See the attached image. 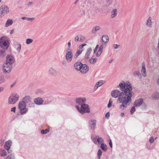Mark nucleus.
<instances>
[{"label": "nucleus", "mask_w": 159, "mask_h": 159, "mask_svg": "<svg viewBox=\"0 0 159 159\" xmlns=\"http://www.w3.org/2000/svg\"><path fill=\"white\" fill-rule=\"evenodd\" d=\"M98 47H99V46L98 45H97L96 46L95 48L94 49V50H93V53H95L97 51Z\"/></svg>", "instance_id": "nucleus-48"}, {"label": "nucleus", "mask_w": 159, "mask_h": 159, "mask_svg": "<svg viewBox=\"0 0 159 159\" xmlns=\"http://www.w3.org/2000/svg\"><path fill=\"white\" fill-rule=\"evenodd\" d=\"M34 102L35 104L39 105L43 104V100L41 98H37L34 99Z\"/></svg>", "instance_id": "nucleus-16"}, {"label": "nucleus", "mask_w": 159, "mask_h": 159, "mask_svg": "<svg viewBox=\"0 0 159 159\" xmlns=\"http://www.w3.org/2000/svg\"><path fill=\"white\" fill-rule=\"evenodd\" d=\"M89 62L91 64H93L95 63L97 61L96 58H94L93 59H89L88 60Z\"/></svg>", "instance_id": "nucleus-33"}, {"label": "nucleus", "mask_w": 159, "mask_h": 159, "mask_svg": "<svg viewBox=\"0 0 159 159\" xmlns=\"http://www.w3.org/2000/svg\"><path fill=\"white\" fill-rule=\"evenodd\" d=\"M102 154V150L99 149L98 151V152L97 153L98 156H101Z\"/></svg>", "instance_id": "nucleus-43"}, {"label": "nucleus", "mask_w": 159, "mask_h": 159, "mask_svg": "<svg viewBox=\"0 0 159 159\" xmlns=\"http://www.w3.org/2000/svg\"><path fill=\"white\" fill-rule=\"evenodd\" d=\"M152 25V19L151 17H149L146 21V25L148 27L151 28Z\"/></svg>", "instance_id": "nucleus-18"}, {"label": "nucleus", "mask_w": 159, "mask_h": 159, "mask_svg": "<svg viewBox=\"0 0 159 159\" xmlns=\"http://www.w3.org/2000/svg\"><path fill=\"white\" fill-rule=\"evenodd\" d=\"M109 2L110 4H112L114 3L115 1V0H107Z\"/></svg>", "instance_id": "nucleus-46"}, {"label": "nucleus", "mask_w": 159, "mask_h": 159, "mask_svg": "<svg viewBox=\"0 0 159 159\" xmlns=\"http://www.w3.org/2000/svg\"><path fill=\"white\" fill-rule=\"evenodd\" d=\"M5 51L3 50H0V56H3L5 55Z\"/></svg>", "instance_id": "nucleus-39"}, {"label": "nucleus", "mask_w": 159, "mask_h": 159, "mask_svg": "<svg viewBox=\"0 0 159 159\" xmlns=\"http://www.w3.org/2000/svg\"><path fill=\"white\" fill-rule=\"evenodd\" d=\"M111 102V103L112 104V102H113V101L112 100H111V98H110L109 100V102Z\"/></svg>", "instance_id": "nucleus-61"}, {"label": "nucleus", "mask_w": 159, "mask_h": 159, "mask_svg": "<svg viewBox=\"0 0 159 159\" xmlns=\"http://www.w3.org/2000/svg\"><path fill=\"white\" fill-rule=\"evenodd\" d=\"M105 81L104 80H100L97 82L95 84L94 89L96 90L98 87L101 86L102 84H105Z\"/></svg>", "instance_id": "nucleus-19"}, {"label": "nucleus", "mask_w": 159, "mask_h": 159, "mask_svg": "<svg viewBox=\"0 0 159 159\" xmlns=\"http://www.w3.org/2000/svg\"><path fill=\"white\" fill-rule=\"evenodd\" d=\"M96 121L95 120H91L89 122V127L92 130H94L96 127Z\"/></svg>", "instance_id": "nucleus-12"}, {"label": "nucleus", "mask_w": 159, "mask_h": 159, "mask_svg": "<svg viewBox=\"0 0 159 159\" xmlns=\"http://www.w3.org/2000/svg\"><path fill=\"white\" fill-rule=\"evenodd\" d=\"M17 47L16 50L18 52H20L21 49V45L20 44H18L17 45Z\"/></svg>", "instance_id": "nucleus-34"}, {"label": "nucleus", "mask_w": 159, "mask_h": 159, "mask_svg": "<svg viewBox=\"0 0 159 159\" xmlns=\"http://www.w3.org/2000/svg\"><path fill=\"white\" fill-rule=\"evenodd\" d=\"M97 142L99 144H102L104 143V140L101 137H99L98 136L97 139Z\"/></svg>", "instance_id": "nucleus-29"}, {"label": "nucleus", "mask_w": 159, "mask_h": 159, "mask_svg": "<svg viewBox=\"0 0 159 159\" xmlns=\"http://www.w3.org/2000/svg\"><path fill=\"white\" fill-rule=\"evenodd\" d=\"M103 48V46L102 45L100 46L99 50H100L102 51Z\"/></svg>", "instance_id": "nucleus-55"}, {"label": "nucleus", "mask_w": 159, "mask_h": 159, "mask_svg": "<svg viewBox=\"0 0 159 159\" xmlns=\"http://www.w3.org/2000/svg\"><path fill=\"white\" fill-rule=\"evenodd\" d=\"M98 136H96L95 137L93 138L92 139V140L93 141V142L95 143H96L97 142V139L98 138Z\"/></svg>", "instance_id": "nucleus-42"}, {"label": "nucleus", "mask_w": 159, "mask_h": 159, "mask_svg": "<svg viewBox=\"0 0 159 159\" xmlns=\"http://www.w3.org/2000/svg\"><path fill=\"white\" fill-rule=\"evenodd\" d=\"M152 97L156 98H159V93L157 92H155L152 94Z\"/></svg>", "instance_id": "nucleus-31"}, {"label": "nucleus", "mask_w": 159, "mask_h": 159, "mask_svg": "<svg viewBox=\"0 0 159 159\" xmlns=\"http://www.w3.org/2000/svg\"><path fill=\"white\" fill-rule=\"evenodd\" d=\"M79 36L80 41H83L85 40V38L84 36L81 34H79Z\"/></svg>", "instance_id": "nucleus-30"}, {"label": "nucleus", "mask_w": 159, "mask_h": 159, "mask_svg": "<svg viewBox=\"0 0 159 159\" xmlns=\"http://www.w3.org/2000/svg\"><path fill=\"white\" fill-rule=\"evenodd\" d=\"M154 141V139L153 137H152L150 138L149 139V142L151 143H152Z\"/></svg>", "instance_id": "nucleus-47"}, {"label": "nucleus", "mask_w": 159, "mask_h": 159, "mask_svg": "<svg viewBox=\"0 0 159 159\" xmlns=\"http://www.w3.org/2000/svg\"><path fill=\"white\" fill-rule=\"evenodd\" d=\"M157 47L158 48H159V39H158V43Z\"/></svg>", "instance_id": "nucleus-64"}, {"label": "nucleus", "mask_w": 159, "mask_h": 159, "mask_svg": "<svg viewBox=\"0 0 159 159\" xmlns=\"http://www.w3.org/2000/svg\"><path fill=\"white\" fill-rule=\"evenodd\" d=\"M12 65L10 64L4 63L3 65V70L5 73H7L10 72L11 70Z\"/></svg>", "instance_id": "nucleus-8"}, {"label": "nucleus", "mask_w": 159, "mask_h": 159, "mask_svg": "<svg viewBox=\"0 0 159 159\" xmlns=\"http://www.w3.org/2000/svg\"><path fill=\"white\" fill-rule=\"evenodd\" d=\"M142 104L144 106V107H146V104L143 102V99L141 98L136 100L134 103V106L136 107L140 106Z\"/></svg>", "instance_id": "nucleus-9"}, {"label": "nucleus", "mask_w": 159, "mask_h": 159, "mask_svg": "<svg viewBox=\"0 0 159 159\" xmlns=\"http://www.w3.org/2000/svg\"><path fill=\"white\" fill-rule=\"evenodd\" d=\"M14 30H11V31L10 32V34H13L14 33Z\"/></svg>", "instance_id": "nucleus-60"}, {"label": "nucleus", "mask_w": 159, "mask_h": 159, "mask_svg": "<svg viewBox=\"0 0 159 159\" xmlns=\"http://www.w3.org/2000/svg\"><path fill=\"white\" fill-rule=\"evenodd\" d=\"M16 107H14L11 109V111L13 112L14 113H15L16 112Z\"/></svg>", "instance_id": "nucleus-50"}, {"label": "nucleus", "mask_w": 159, "mask_h": 159, "mask_svg": "<svg viewBox=\"0 0 159 159\" xmlns=\"http://www.w3.org/2000/svg\"><path fill=\"white\" fill-rule=\"evenodd\" d=\"M15 61V59L13 56L10 55H7L6 63L12 65V64L14 63Z\"/></svg>", "instance_id": "nucleus-10"}, {"label": "nucleus", "mask_w": 159, "mask_h": 159, "mask_svg": "<svg viewBox=\"0 0 159 159\" xmlns=\"http://www.w3.org/2000/svg\"><path fill=\"white\" fill-rule=\"evenodd\" d=\"M33 4V2H30L28 3L27 4V6H29L31 5H32Z\"/></svg>", "instance_id": "nucleus-54"}, {"label": "nucleus", "mask_w": 159, "mask_h": 159, "mask_svg": "<svg viewBox=\"0 0 159 159\" xmlns=\"http://www.w3.org/2000/svg\"><path fill=\"white\" fill-rule=\"evenodd\" d=\"M75 107L77 110L82 114H84L85 113H89L90 112L89 106L86 104H83L80 107L78 105H76Z\"/></svg>", "instance_id": "nucleus-3"}, {"label": "nucleus", "mask_w": 159, "mask_h": 159, "mask_svg": "<svg viewBox=\"0 0 159 159\" xmlns=\"http://www.w3.org/2000/svg\"><path fill=\"white\" fill-rule=\"evenodd\" d=\"M141 72L143 77H146V71L145 66L144 62H143L142 64V69L141 70Z\"/></svg>", "instance_id": "nucleus-21"}, {"label": "nucleus", "mask_w": 159, "mask_h": 159, "mask_svg": "<svg viewBox=\"0 0 159 159\" xmlns=\"http://www.w3.org/2000/svg\"><path fill=\"white\" fill-rule=\"evenodd\" d=\"M133 75L134 76H139L141 75L140 74L138 71H135L133 73Z\"/></svg>", "instance_id": "nucleus-36"}, {"label": "nucleus", "mask_w": 159, "mask_h": 159, "mask_svg": "<svg viewBox=\"0 0 159 159\" xmlns=\"http://www.w3.org/2000/svg\"><path fill=\"white\" fill-rule=\"evenodd\" d=\"M23 101L25 102V103H28L31 101V98L28 96H25L23 98Z\"/></svg>", "instance_id": "nucleus-27"}, {"label": "nucleus", "mask_w": 159, "mask_h": 159, "mask_svg": "<svg viewBox=\"0 0 159 159\" xmlns=\"http://www.w3.org/2000/svg\"><path fill=\"white\" fill-rule=\"evenodd\" d=\"M33 19H34V18H26V20L28 21H30V20H33Z\"/></svg>", "instance_id": "nucleus-56"}, {"label": "nucleus", "mask_w": 159, "mask_h": 159, "mask_svg": "<svg viewBox=\"0 0 159 159\" xmlns=\"http://www.w3.org/2000/svg\"><path fill=\"white\" fill-rule=\"evenodd\" d=\"M68 47H69L68 48L70 49V46H71V43H70V42H69L68 43Z\"/></svg>", "instance_id": "nucleus-58"}, {"label": "nucleus", "mask_w": 159, "mask_h": 159, "mask_svg": "<svg viewBox=\"0 0 159 159\" xmlns=\"http://www.w3.org/2000/svg\"><path fill=\"white\" fill-rule=\"evenodd\" d=\"M117 10L116 9H113L111 12V17L113 18L116 17L117 15Z\"/></svg>", "instance_id": "nucleus-22"}, {"label": "nucleus", "mask_w": 159, "mask_h": 159, "mask_svg": "<svg viewBox=\"0 0 159 159\" xmlns=\"http://www.w3.org/2000/svg\"><path fill=\"white\" fill-rule=\"evenodd\" d=\"M8 7L6 5H2L0 7V17H2L4 15H7L9 12Z\"/></svg>", "instance_id": "nucleus-5"}, {"label": "nucleus", "mask_w": 159, "mask_h": 159, "mask_svg": "<svg viewBox=\"0 0 159 159\" xmlns=\"http://www.w3.org/2000/svg\"><path fill=\"white\" fill-rule=\"evenodd\" d=\"M80 39L79 36V34L77 35L75 38V42H77L79 41V39Z\"/></svg>", "instance_id": "nucleus-44"}, {"label": "nucleus", "mask_w": 159, "mask_h": 159, "mask_svg": "<svg viewBox=\"0 0 159 159\" xmlns=\"http://www.w3.org/2000/svg\"><path fill=\"white\" fill-rule=\"evenodd\" d=\"M73 54L72 50L69 48L67 49L65 55V59L68 62H70L72 60Z\"/></svg>", "instance_id": "nucleus-6"}, {"label": "nucleus", "mask_w": 159, "mask_h": 159, "mask_svg": "<svg viewBox=\"0 0 159 159\" xmlns=\"http://www.w3.org/2000/svg\"><path fill=\"white\" fill-rule=\"evenodd\" d=\"M112 47L114 49H117L120 47V45L117 44H114L113 45Z\"/></svg>", "instance_id": "nucleus-40"}, {"label": "nucleus", "mask_w": 159, "mask_h": 159, "mask_svg": "<svg viewBox=\"0 0 159 159\" xmlns=\"http://www.w3.org/2000/svg\"><path fill=\"white\" fill-rule=\"evenodd\" d=\"M102 39L103 42L107 43L109 41V37L107 35H104L102 37Z\"/></svg>", "instance_id": "nucleus-26"}, {"label": "nucleus", "mask_w": 159, "mask_h": 159, "mask_svg": "<svg viewBox=\"0 0 159 159\" xmlns=\"http://www.w3.org/2000/svg\"><path fill=\"white\" fill-rule=\"evenodd\" d=\"M122 82L123 83H120L119 85L120 91L117 89H115L111 93V95L112 97H118V103L122 104L120 105L119 109L121 110L126 108L128 105V104L131 102L132 89L129 81H127L126 83L124 81Z\"/></svg>", "instance_id": "nucleus-1"}, {"label": "nucleus", "mask_w": 159, "mask_h": 159, "mask_svg": "<svg viewBox=\"0 0 159 159\" xmlns=\"http://www.w3.org/2000/svg\"><path fill=\"white\" fill-rule=\"evenodd\" d=\"M49 129H46L45 130H44L43 129H42L41 130V133L42 134H45L48 133V132H49Z\"/></svg>", "instance_id": "nucleus-35"}, {"label": "nucleus", "mask_w": 159, "mask_h": 159, "mask_svg": "<svg viewBox=\"0 0 159 159\" xmlns=\"http://www.w3.org/2000/svg\"><path fill=\"white\" fill-rule=\"evenodd\" d=\"M26 18H27V17H22V20H25V19H26Z\"/></svg>", "instance_id": "nucleus-62"}, {"label": "nucleus", "mask_w": 159, "mask_h": 159, "mask_svg": "<svg viewBox=\"0 0 159 159\" xmlns=\"http://www.w3.org/2000/svg\"><path fill=\"white\" fill-rule=\"evenodd\" d=\"M92 51V49L91 48L87 49L86 52L85 56L84 57L85 60L86 61L88 60L89 58V56Z\"/></svg>", "instance_id": "nucleus-17"}, {"label": "nucleus", "mask_w": 159, "mask_h": 159, "mask_svg": "<svg viewBox=\"0 0 159 159\" xmlns=\"http://www.w3.org/2000/svg\"><path fill=\"white\" fill-rule=\"evenodd\" d=\"M7 155V152L3 149L0 148V156L4 157Z\"/></svg>", "instance_id": "nucleus-24"}, {"label": "nucleus", "mask_w": 159, "mask_h": 159, "mask_svg": "<svg viewBox=\"0 0 159 159\" xmlns=\"http://www.w3.org/2000/svg\"><path fill=\"white\" fill-rule=\"evenodd\" d=\"M10 39L6 36H3L0 39V46L2 49H7L10 45Z\"/></svg>", "instance_id": "nucleus-2"}, {"label": "nucleus", "mask_w": 159, "mask_h": 159, "mask_svg": "<svg viewBox=\"0 0 159 159\" xmlns=\"http://www.w3.org/2000/svg\"><path fill=\"white\" fill-rule=\"evenodd\" d=\"M109 145H110V147L111 148H112V143L111 140H110V142H109Z\"/></svg>", "instance_id": "nucleus-53"}, {"label": "nucleus", "mask_w": 159, "mask_h": 159, "mask_svg": "<svg viewBox=\"0 0 159 159\" xmlns=\"http://www.w3.org/2000/svg\"><path fill=\"white\" fill-rule=\"evenodd\" d=\"M48 74L51 76H55L57 75V72L56 70L52 67H50L48 71Z\"/></svg>", "instance_id": "nucleus-14"}, {"label": "nucleus", "mask_w": 159, "mask_h": 159, "mask_svg": "<svg viewBox=\"0 0 159 159\" xmlns=\"http://www.w3.org/2000/svg\"><path fill=\"white\" fill-rule=\"evenodd\" d=\"M102 51L101 50H98V52H97V53L96 54V57H99L101 54Z\"/></svg>", "instance_id": "nucleus-37"}, {"label": "nucleus", "mask_w": 159, "mask_h": 159, "mask_svg": "<svg viewBox=\"0 0 159 159\" xmlns=\"http://www.w3.org/2000/svg\"><path fill=\"white\" fill-rule=\"evenodd\" d=\"M89 70V67L86 64H83L79 71L82 74H85L88 72Z\"/></svg>", "instance_id": "nucleus-13"}, {"label": "nucleus", "mask_w": 159, "mask_h": 159, "mask_svg": "<svg viewBox=\"0 0 159 159\" xmlns=\"http://www.w3.org/2000/svg\"><path fill=\"white\" fill-rule=\"evenodd\" d=\"M101 27L99 26H96L94 27L92 30V32L93 34H95L97 31L100 30Z\"/></svg>", "instance_id": "nucleus-25"}, {"label": "nucleus", "mask_w": 159, "mask_h": 159, "mask_svg": "<svg viewBox=\"0 0 159 159\" xmlns=\"http://www.w3.org/2000/svg\"><path fill=\"white\" fill-rule=\"evenodd\" d=\"M157 83L159 85V78L157 80Z\"/></svg>", "instance_id": "nucleus-63"}, {"label": "nucleus", "mask_w": 159, "mask_h": 159, "mask_svg": "<svg viewBox=\"0 0 159 159\" xmlns=\"http://www.w3.org/2000/svg\"><path fill=\"white\" fill-rule=\"evenodd\" d=\"M86 45V44H85V43H84V44H82L80 45L79 47V49L80 50H83V48L84 47V46Z\"/></svg>", "instance_id": "nucleus-38"}, {"label": "nucleus", "mask_w": 159, "mask_h": 159, "mask_svg": "<svg viewBox=\"0 0 159 159\" xmlns=\"http://www.w3.org/2000/svg\"><path fill=\"white\" fill-rule=\"evenodd\" d=\"M19 97V95L17 93L13 94L9 98L8 102L10 104H14L18 100Z\"/></svg>", "instance_id": "nucleus-7"}, {"label": "nucleus", "mask_w": 159, "mask_h": 159, "mask_svg": "<svg viewBox=\"0 0 159 159\" xmlns=\"http://www.w3.org/2000/svg\"><path fill=\"white\" fill-rule=\"evenodd\" d=\"M110 116V113L109 112H108L106 113L105 115V117L107 118H108Z\"/></svg>", "instance_id": "nucleus-51"}, {"label": "nucleus", "mask_w": 159, "mask_h": 159, "mask_svg": "<svg viewBox=\"0 0 159 159\" xmlns=\"http://www.w3.org/2000/svg\"><path fill=\"white\" fill-rule=\"evenodd\" d=\"M18 108L19 110L20 113L23 115L25 114L28 111V109L26 107V104L24 101H21L18 104Z\"/></svg>", "instance_id": "nucleus-4"}, {"label": "nucleus", "mask_w": 159, "mask_h": 159, "mask_svg": "<svg viewBox=\"0 0 159 159\" xmlns=\"http://www.w3.org/2000/svg\"><path fill=\"white\" fill-rule=\"evenodd\" d=\"M135 111V108L134 107H132L130 111L131 114H133Z\"/></svg>", "instance_id": "nucleus-41"}, {"label": "nucleus", "mask_w": 159, "mask_h": 159, "mask_svg": "<svg viewBox=\"0 0 159 159\" xmlns=\"http://www.w3.org/2000/svg\"><path fill=\"white\" fill-rule=\"evenodd\" d=\"M120 116L122 117H124V116H125L124 113H121V114H120Z\"/></svg>", "instance_id": "nucleus-59"}, {"label": "nucleus", "mask_w": 159, "mask_h": 159, "mask_svg": "<svg viewBox=\"0 0 159 159\" xmlns=\"http://www.w3.org/2000/svg\"><path fill=\"white\" fill-rule=\"evenodd\" d=\"M12 144V142L11 140L7 141L5 143L4 145V149L7 150L8 153H10L11 151L10 150V148Z\"/></svg>", "instance_id": "nucleus-11"}, {"label": "nucleus", "mask_w": 159, "mask_h": 159, "mask_svg": "<svg viewBox=\"0 0 159 159\" xmlns=\"http://www.w3.org/2000/svg\"><path fill=\"white\" fill-rule=\"evenodd\" d=\"M82 65L83 64L80 62H76L74 64V67L76 70L79 71L80 70Z\"/></svg>", "instance_id": "nucleus-20"}, {"label": "nucleus", "mask_w": 159, "mask_h": 159, "mask_svg": "<svg viewBox=\"0 0 159 159\" xmlns=\"http://www.w3.org/2000/svg\"><path fill=\"white\" fill-rule=\"evenodd\" d=\"M80 55V54H79V53L76 52L74 56V58L75 59H76L77 57Z\"/></svg>", "instance_id": "nucleus-49"}, {"label": "nucleus", "mask_w": 159, "mask_h": 159, "mask_svg": "<svg viewBox=\"0 0 159 159\" xmlns=\"http://www.w3.org/2000/svg\"><path fill=\"white\" fill-rule=\"evenodd\" d=\"M100 148L104 152L107 151V146L104 143H102L101 144Z\"/></svg>", "instance_id": "nucleus-28"}, {"label": "nucleus", "mask_w": 159, "mask_h": 159, "mask_svg": "<svg viewBox=\"0 0 159 159\" xmlns=\"http://www.w3.org/2000/svg\"><path fill=\"white\" fill-rule=\"evenodd\" d=\"M111 106H112V103H111L110 102H109L108 104L107 105V107L108 108H110Z\"/></svg>", "instance_id": "nucleus-57"}, {"label": "nucleus", "mask_w": 159, "mask_h": 159, "mask_svg": "<svg viewBox=\"0 0 159 159\" xmlns=\"http://www.w3.org/2000/svg\"><path fill=\"white\" fill-rule=\"evenodd\" d=\"M13 23V20L12 19H8L7 20L5 24V27H7L8 26L11 25Z\"/></svg>", "instance_id": "nucleus-23"}, {"label": "nucleus", "mask_w": 159, "mask_h": 159, "mask_svg": "<svg viewBox=\"0 0 159 159\" xmlns=\"http://www.w3.org/2000/svg\"><path fill=\"white\" fill-rule=\"evenodd\" d=\"M33 40L31 39H27L26 40V43L27 44H29L32 43Z\"/></svg>", "instance_id": "nucleus-32"}, {"label": "nucleus", "mask_w": 159, "mask_h": 159, "mask_svg": "<svg viewBox=\"0 0 159 159\" xmlns=\"http://www.w3.org/2000/svg\"><path fill=\"white\" fill-rule=\"evenodd\" d=\"M4 80L2 76H0V84L4 82Z\"/></svg>", "instance_id": "nucleus-45"}, {"label": "nucleus", "mask_w": 159, "mask_h": 159, "mask_svg": "<svg viewBox=\"0 0 159 159\" xmlns=\"http://www.w3.org/2000/svg\"><path fill=\"white\" fill-rule=\"evenodd\" d=\"M83 51V50H80L79 49H78L77 50V52H78L79 54H80L82 52V51Z\"/></svg>", "instance_id": "nucleus-52"}, {"label": "nucleus", "mask_w": 159, "mask_h": 159, "mask_svg": "<svg viewBox=\"0 0 159 159\" xmlns=\"http://www.w3.org/2000/svg\"><path fill=\"white\" fill-rule=\"evenodd\" d=\"M86 101V99L85 98H76L75 100V102L77 104L81 106L83 104H84Z\"/></svg>", "instance_id": "nucleus-15"}]
</instances>
